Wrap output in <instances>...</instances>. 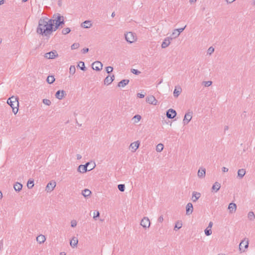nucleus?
<instances>
[{
	"mask_svg": "<svg viewBox=\"0 0 255 255\" xmlns=\"http://www.w3.org/2000/svg\"><path fill=\"white\" fill-rule=\"evenodd\" d=\"M51 20L46 17H42L39 20L36 32L42 36L49 37L54 30V25Z\"/></svg>",
	"mask_w": 255,
	"mask_h": 255,
	"instance_id": "1",
	"label": "nucleus"
},
{
	"mask_svg": "<svg viewBox=\"0 0 255 255\" xmlns=\"http://www.w3.org/2000/svg\"><path fill=\"white\" fill-rule=\"evenodd\" d=\"M50 19L52 21V24L54 25V31H56L60 26L62 27L65 23L64 16L58 13H55L53 15L52 19Z\"/></svg>",
	"mask_w": 255,
	"mask_h": 255,
	"instance_id": "2",
	"label": "nucleus"
},
{
	"mask_svg": "<svg viewBox=\"0 0 255 255\" xmlns=\"http://www.w3.org/2000/svg\"><path fill=\"white\" fill-rule=\"evenodd\" d=\"M7 103L12 109L13 113L15 115L17 114L18 109V102L16 97L12 96L9 98L7 101Z\"/></svg>",
	"mask_w": 255,
	"mask_h": 255,
	"instance_id": "3",
	"label": "nucleus"
},
{
	"mask_svg": "<svg viewBox=\"0 0 255 255\" xmlns=\"http://www.w3.org/2000/svg\"><path fill=\"white\" fill-rule=\"evenodd\" d=\"M193 112L192 111H189L187 113H186L185 115L183 123L184 125H187L189 122L191 120L192 118Z\"/></svg>",
	"mask_w": 255,
	"mask_h": 255,
	"instance_id": "4",
	"label": "nucleus"
},
{
	"mask_svg": "<svg viewBox=\"0 0 255 255\" xmlns=\"http://www.w3.org/2000/svg\"><path fill=\"white\" fill-rule=\"evenodd\" d=\"M125 38L128 42L131 43L135 40V36L131 32H128L125 34Z\"/></svg>",
	"mask_w": 255,
	"mask_h": 255,
	"instance_id": "5",
	"label": "nucleus"
},
{
	"mask_svg": "<svg viewBox=\"0 0 255 255\" xmlns=\"http://www.w3.org/2000/svg\"><path fill=\"white\" fill-rule=\"evenodd\" d=\"M249 247V241L247 239L242 240L240 244L239 245V249L241 252H245L246 249H247Z\"/></svg>",
	"mask_w": 255,
	"mask_h": 255,
	"instance_id": "6",
	"label": "nucleus"
},
{
	"mask_svg": "<svg viewBox=\"0 0 255 255\" xmlns=\"http://www.w3.org/2000/svg\"><path fill=\"white\" fill-rule=\"evenodd\" d=\"M140 225L145 229L149 228L150 226V222L148 218L147 217H143L140 222Z\"/></svg>",
	"mask_w": 255,
	"mask_h": 255,
	"instance_id": "7",
	"label": "nucleus"
},
{
	"mask_svg": "<svg viewBox=\"0 0 255 255\" xmlns=\"http://www.w3.org/2000/svg\"><path fill=\"white\" fill-rule=\"evenodd\" d=\"M58 54L56 50H53L49 52L46 53L44 55V57L47 59H54L57 57Z\"/></svg>",
	"mask_w": 255,
	"mask_h": 255,
	"instance_id": "8",
	"label": "nucleus"
},
{
	"mask_svg": "<svg viewBox=\"0 0 255 255\" xmlns=\"http://www.w3.org/2000/svg\"><path fill=\"white\" fill-rule=\"evenodd\" d=\"M146 102L153 105H156L158 104L157 100L153 96H149L146 98Z\"/></svg>",
	"mask_w": 255,
	"mask_h": 255,
	"instance_id": "9",
	"label": "nucleus"
},
{
	"mask_svg": "<svg viewBox=\"0 0 255 255\" xmlns=\"http://www.w3.org/2000/svg\"><path fill=\"white\" fill-rule=\"evenodd\" d=\"M103 64L100 61H95L92 64V68L96 71H100L102 69Z\"/></svg>",
	"mask_w": 255,
	"mask_h": 255,
	"instance_id": "10",
	"label": "nucleus"
},
{
	"mask_svg": "<svg viewBox=\"0 0 255 255\" xmlns=\"http://www.w3.org/2000/svg\"><path fill=\"white\" fill-rule=\"evenodd\" d=\"M176 112L172 109H170L166 112V116L168 119H173L176 117Z\"/></svg>",
	"mask_w": 255,
	"mask_h": 255,
	"instance_id": "11",
	"label": "nucleus"
},
{
	"mask_svg": "<svg viewBox=\"0 0 255 255\" xmlns=\"http://www.w3.org/2000/svg\"><path fill=\"white\" fill-rule=\"evenodd\" d=\"M172 39V38L167 37L165 38L161 44V47L162 48H165L167 47L170 44V41Z\"/></svg>",
	"mask_w": 255,
	"mask_h": 255,
	"instance_id": "12",
	"label": "nucleus"
},
{
	"mask_svg": "<svg viewBox=\"0 0 255 255\" xmlns=\"http://www.w3.org/2000/svg\"><path fill=\"white\" fill-rule=\"evenodd\" d=\"M201 193L196 191H193L192 194L191 200L192 202H196L201 197Z\"/></svg>",
	"mask_w": 255,
	"mask_h": 255,
	"instance_id": "13",
	"label": "nucleus"
},
{
	"mask_svg": "<svg viewBox=\"0 0 255 255\" xmlns=\"http://www.w3.org/2000/svg\"><path fill=\"white\" fill-rule=\"evenodd\" d=\"M193 211V206L191 203H188L186 206V214L187 215H191Z\"/></svg>",
	"mask_w": 255,
	"mask_h": 255,
	"instance_id": "14",
	"label": "nucleus"
},
{
	"mask_svg": "<svg viewBox=\"0 0 255 255\" xmlns=\"http://www.w3.org/2000/svg\"><path fill=\"white\" fill-rule=\"evenodd\" d=\"M66 95V93L64 90H58L55 94V97L59 100H61Z\"/></svg>",
	"mask_w": 255,
	"mask_h": 255,
	"instance_id": "15",
	"label": "nucleus"
},
{
	"mask_svg": "<svg viewBox=\"0 0 255 255\" xmlns=\"http://www.w3.org/2000/svg\"><path fill=\"white\" fill-rule=\"evenodd\" d=\"M89 164V162H87L85 165H80L78 168V171L80 173H85L87 171V166Z\"/></svg>",
	"mask_w": 255,
	"mask_h": 255,
	"instance_id": "16",
	"label": "nucleus"
},
{
	"mask_svg": "<svg viewBox=\"0 0 255 255\" xmlns=\"http://www.w3.org/2000/svg\"><path fill=\"white\" fill-rule=\"evenodd\" d=\"M56 186V182H50L48 183L46 187V190L47 192L52 191L55 187Z\"/></svg>",
	"mask_w": 255,
	"mask_h": 255,
	"instance_id": "17",
	"label": "nucleus"
},
{
	"mask_svg": "<svg viewBox=\"0 0 255 255\" xmlns=\"http://www.w3.org/2000/svg\"><path fill=\"white\" fill-rule=\"evenodd\" d=\"M139 142L136 141L131 143L129 146V147L132 149V152H135L139 146Z\"/></svg>",
	"mask_w": 255,
	"mask_h": 255,
	"instance_id": "18",
	"label": "nucleus"
},
{
	"mask_svg": "<svg viewBox=\"0 0 255 255\" xmlns=\"http://www.w3.org/2000/svg\"><path fill=\"white\" fill-rule=\"evenodd\" d=\"M206 174V169L204 168H200L198 170L197 175L199 178H203Z\"/></svg>",
	"mask_w": 255,
	"mask_h": 255,
	"instance_id": "19",
	"label": "nucleus"
},
{
	"mask_svg": "<svg viewBox=\"0 0 255 255\" xmlns=\"http://www.w3.org/2000/svg\"><path fill=\"white\" fill-rule=\"evenodd\" d=\"M228 209L230 213H235L237 210V205L235 203H231L228 206Z\"/></svg>",
	"mask_w": 255,
	"mask_h": 255,
	"instance_id": "20",
	"label": "nucleus"
},
{
	"mask_svg": "<svg viewBox=\"0 0 255 255\" xmlns=\"http://www.w3.org/2000/svg\"><path fill=\"white\" fill-rule=\"evenodd\" d=\"M115 76L114 75L112 76H108L104 80L105 84L110 85L114 80Z\"/></svg>",
	"mask_w": 255,
	"mask_h": 255,
	"instance_id": "21",
	"label": "nucleus"
},
{
	"mask_svg": "<svg viewBox=\"0 0 255 255\" xmlns=\"http://www.w3.org/2000/svg\"><path fill=\"white\" fill-rule=\"evenodd\" d=\"M182 91L181 88L179 87H175V88L173 92V95L175 97L177 98L179 96Z\"/></svg>",
	"mask_w": 255,
	"mask_h": 255,
	"instance_id": "22",
	"label": "nucleus"
},
{
	"mask_svg": "<svg viewBox=\"0 0 255 255\" xmlns=\"http://www.w3.org/2000/svg\"><path fill=\"white\" fill-rule=\"evenodd\" d=\"M220 188H221V184L219 182H216L212 186V191H214L215 192H217V191H218L219 190Z\"/></svg>",
	"mask_w": 255,
	"mask_h": 255,
	"instance_id": "23",
	"label": "nucleus"
},
{
	"mask_svg": "<svg viewBox=\"0 0 255 255\" xmlns=\"http://www.w3.org/2000/svg\"><path fill=\"white\" fill-rule=\"evenodd\" d=\"M92 23L90 20H86L81 23V26L85 28H88L91 27Z\"/></svg>",
	"mask_w": 255,
	"mask_h": 255,
	"instance_id": "24",
	"label": "nucleus"
},
{
	"mask_svg": "<svg viewBox=\"0 0 255 255\" xmlns=\"http://www.w3.org/2000/svg\"><path fill=\"white\" fill-rule=\"evenodd\" d=\"M129 81L128 79H124L121 81L119 83L118 86L119 87H124L125 86L128 84Z\"/></svg>",
	"mask_w": 255,
	"mask_h": 255,
	"instance_id": "25",
	"label": "nucleus"
},
{
	"mask_svg": "<svg viewBox=\"0 0 255 255\" xmlns=\"http://www.w3.org/2000/svg\"><path fill=\"white\" fill-rule=\"evenodd\" d=\"M45 240H46V238H45V236L42 235H39L36 238V241L39 244L43 243L45 241Z\"/></svg>",
	"mask_w": 255,
	"mask_h": 255,
	"instance_id": "26",
	"label": "nucleus"
},
{
	"mask_svg": "<svg viewBox=\"0 0 255 255\" xmlns=\"http://www.w3.org/2000/svg\"><path fill=\"white\" fill-rule=\"evenodd\" d=\"M13 188L16 191L19 192L21 190L22 188V185L19 182H16L14 184Z\"/></svg>",
	"mask_w": 255,
	"mask_h": 255,
	"instance_id": "27",
	"label": "nucleus"
},
{
	"mask_svg": "<svg viewBox=\"0 0 255 255\" xmlns=\"http://www.w3.org/2000/svg\"><path fill=\"white\" fill-rule=\"evenodd\" d=\"M246 170L244 169H240L238 171V176L240 178H242L246 174Z\"/></svg>",
	"mask_w": 255,
	"mask_h": 255,
	"instance_id": "28",
	"label": "nucleus"
},
{
	"mask_svg": "<svg viewBox=\"0 0 255 255\" xmlns=\"http://www.w3.org/2000/svg\"><path fill=\"white\" fill-rule=\"evenodd\" d=\"M78 242V239L75 237H73L70 241V245L72 248H74L77 246Z\"/></svg>",
	"mask_w": 255,
	"mask_h": 255,
	"instance_id": "29",
	"label": "nucleus"
},
{
	"mask_svg": "<svg viewBox=\"0 0 255 255\" xmlns=\"http://www.w3.org/2000/svg\"><path fill=\"white\" fill-rule=\"evenodd\" d=\"M82 194L85 197H87L91 194V192L90 190L85 189L82 191Z\"/></svg>",
	"mask_w": 255,
	"mask_h": 255,
	"instance_id": "30",
	"label": "nucleus"
},
{
	"mask_svg": "<svg viewBox=\"0 0 255 255\" xmlns=\"http://www.w3.org/2000/svg\"><path fill=\"white\" fill-rule=\"evenodd\" d=\"M248 218L250 221H253L255 219V215L253 212L250 211L248 213Z\"/></svg>",
	"mask_w": 255,
	"mask_h": 255,
	"instance_id": "31",
	"label": "nucleus"
},
{
	"mask_svg": "<svg viewBox=\"0 0 255 255\" xmlns=\"http://www.w3.org/2000/svg\"><path fill=\"white\" fill-rule=\"evenodd\" d=\"M55 78L53 76H48L47 78L46 81L49 84H52L55 81Z\"/></svg>",
	"mask_w": 255,
	"mask_h": 255,
	"instance_id": "32",
	"label": "nucleus"
},
{
	"mask_svg": "<svg viewBox=\"0 0 255 255\" xmlns=\"http://www.w3.org/2000/svg\"><path fill=\"white\" fill-rule=\"evenodd\" d=\"M163 144L162 143L158 144L156 146V150L157 152H161L163 149Z\"/></svg>",
	"mask_w": 255,
	"mask_h": 255,
	"instance_id": "33",
	"label": "nucleus"
},
{
	"mask_svg": "<svg viewBox=\"0 0 255 255\" xmlns=\"http://www.w3.org/2000/svg\"><path fill=\"white\" fill-rule=\"evenodd\" d=\"M78 66L82 70L85 71L86 70V67L85 66V64L84 62H79Z\"/></svg>",
	"mask_w": 255,
	"mask_h": 255,
	"instance_id": "34",
	"label": "nucleus"
},
{
	"mask_svg": "<svg viewBox=\"0 0 255 255\" xmlns=\"http://www.w3.org/2000/svg\"><path fill=\"white\" fill-rule=\"evenodd\" d=\"M76 72V68L74 66H71L69 68V73L71 75H74Z\"/></svg>",
	"mask_w": 255,
	"mask_h": 255,
	"instance_id": "35",
	"label": "nucleus"
},
{
	"mask_svg": "<svg viewBox=\"0 0 255 255\" xmlns=\"http://www.w3.org/2000/svg\"><path fill=\"white\" fill-rule=\"evenodd\" d=\"M71 31V29L67 27V28H64L62 30V33L64 35L67 34Z\"/></svg>",
	"mask_w": 255,
	"mask_h": 255,
	"instance_id": "36",
	"label": "nucleus"
},
{
	"mask_svg": "<svg viewBox=\"0 0 255 255\" xmlns=\"http://www.w3.org/2000/svg\"><path fill=\"white\" fill-rule=\"evenodd\" d=\"M27 185L29 189L32 188L34 186L33 180H29L27 182Z\"/></svg>",
	"mask_w": 255,
	"mask_h": 255,
	"instance_id": "37",
	"label": "nucleus"
},
{
	"mask_svg": "<svg viewBox=\"0 0 255 255\" xmlns=\"http://www.w3.org/2000/svg\"><path fill=\"white\" fill-rule=\"evenodd\" d=\"M182 224L180 222H177L175 224V227H174V230H176L177 229H179L182 227Z\"/></svg>",
	"mask_w": 255,
	"mask_h": 255,
	"instance_id": "38",
	"label": "nucleus"
},
{
	"mask_svg": "<svg viewBox=\"0 0 255 255\" xmlns=\"http://www.w3.org/2000/svg\"><path fill=\"white\" fill-rule=\"evenodd\" d=\"M141 116L139 115H135L133 118V119L134 120V122L135 123H137L138 122L140 119H141Z\"/></svg>",
	"mask_w": 255,
	"mask_h": 255,
	"instance_id": "39",
	"label": "nucleus"
},
{
	"mask_svg": "<svg viewBox=\"0 0 255 255\" xmlns=\"http://www.w3.org/2000/svg\"><path fill=\"white\" fill-rule=\"evenodd\" d=\"M179 35V33H178V31L176 30V29H174L171 34L172 38H175L177 37Z\"/></svg>",
	"mask_w": 255,
	"mask_h": 255,
	"instance_id": "40",
	"label": "nucleus"
},
{
	"mask_svg": "<svg viewBox=\"0 0 255 255\" xmlns=\"http://www.w3.org/2000/svg\"><path fill=\"white\" fill-rule=\"evenodd\" d=\"M42 102L44 104L47 105V106H50L51 104V101L47 99H44L42 100Z\"/></svg>",
	"mask_w": 255,
	"mask_h": 255,
	"instance_id": "41",
	"label": "nucleus"
},
{
	"mask_svg": "<svg viewBox=\"0 0 255 255\" xmlns=\"http://www.w3.org/2000/svg\"><path fill=\"white\" fill-rule=\"evenodd\" d=\"M119 190L121 192H124L125 189V186L124 184H119L118 186Z\"/></svg>",
	"mask_w": 255,
	"mask_h": 255,
	"instance_id": "42",
	"label": "nucleus"
},
{
	"mask_svg": "<svg viewBox=\"0 0 255 255\" xmlns=\"http://www.w3.org/2000/svg\"><path fill=\"white\" fill-rule=\"evenodd\" d=\"M212 233L211 229H208V228H206L205 230V234L206 236H209L211 235Z\"/></svg>",
	"mask_w": 255,
	"mask_h": 255,
	"instance_id": "43",
	"label": "nucleus"
},
{
	"mask_svg": "<svg viewBox=\"0 0 255 255\" xmlns=\"http://www.w3.org/2000/svg\"><path fill=\"white\" fill-rule=\"evenodd\" d=\"M79 47V44L78 43H75L71 45V49L74 50L77 49Z\"/></svg>",
	"mask_w": 255,
	"mask_h": 255,
	"instance_id": "44",
	"label": "nucleus"
},
{
	"mask_svg": "<svg viewBox=\"0 0 255 255\" xmlns=\"http://www.w3.org/2000/svg\"><path fill=\"white\" fill-rule=\"evenodd\" d=\"M214 51V48L213 47H210L208 48L207 53L209 55H211Z\"/></svg>",
	"mask_w": 255,
	"mask_h": 255,
	"instance_id": "45",
	"label": "nucleus"
},
{
	"mask_svg": "<svg viewBox=\"0 0 255 255\" xmlns=\"http://www.w3.org/2000/svg\"><path fill=\"white\" fill-rule=\"evenodd\" d=\"M113 70V68L111 66H108L106 67V71L108 73H111Z\"/></svg>",
	"mask_w": 255,
	"mask_h": 255,
	"instance_id": "46",
	"label": "nucleus"
},
{
	"mask_svg": "<svg viewBox=\"0 0 255 255\" xmlns=\"http://www.w3.org/2000/svg\"><path fill=\"white\" fill-rule=\"evenodd\" d=\"M131 72L135 75H138L140 73V72L136 69H131Z\"/></svg>",
	"mask_w": 255,
	"mask_h": 255,
	"instance_id": "47",
	"label": "nucleus"
},
{
	"mask_svg": "<svg viewBox=\"0 0 255 255\" xmlns=\"http://www.w3.org/2000/svg\"><path fill=\"white\" fill-rule=\"evenodd\" d=\"M100 216V213L99 211H97L96 212H94V218L96 220V218Z\"/></svg>",
	"mask_w": 255,
	"mask_h": 255,
	"instance_id": "48",
	"label": "nucleus"
},
{
	"mask_svg": "<svg viewBox=\"0 0 255 255\" xmlns=\"http://www.w3.org/2000/svg\"><path fill=\"white\" fill-rule=\"evenodd\" d=\"M212 82L210 81L204 82V85L206 87H209L212 84Z\"/></svg>",
	"mask_w": 255,
	"mask_h": 255,
	"instance_id": "49",
	"label": "nucleus"
},
{
	"mask_svg": "<svg viewBox=\"0 0 255 255\" xmlns=\"http://www.w3.org/2000/svg\"><path fill=\"white\" fill-rule=\"evenodd\" d=\"M186 27V25H185L184 27L183 28H178V29H176V30L178 31V33H179V34H180V33H181L184 30V29L185 28V27Z\"/></svg>",
	"mask_w": 255,
	"mask_h": 255,
	"instance_id": "50",
	"label": "nucleus"
},
{
	"mask_svg": "<svg viewBox=\"0 0 255 255\" xmlns=\"http://www.w3.org/2000/svg\"><path fill=\"white\" fill-rule=\"evenodd\" d=\"M77 225V222L75 220H72L71 222V226L72 227H75Z\"/></svg>",
	"mask_w": 255,
	"mask_h": 255,
	"instance_id": "51",
	"label": "nucleus"
},
{
	"mask_svg": "<svg viewBox=\"0 0 255 255\" xmlns=\"http://www.w3.org/2000/svg\"><path fill=\"white\" fill-rule=\"evenodd\" d=\"M157 221H158L159 223H162V222L163 221V216H160L158 218Z\"/></svg>",
	"mask_w": 255,
	"mask_h": 255,
	"instance_id": "52",
	"label": "nucleus"
},
{
	"mask_svg": "<svg viewBox=\"0 0 255 255\" xmlns=\"http://www.w3.org/2000/svg\"><path fill=\"white\" fill-rule=\"evenodd\" d=\"M88 51H89V48H83L82 50V53L84 54L88 52Z\"/></svg>",
	"mask_w": 255,
	"mask_h": 255,
	"instance_id": "53",
	"label": "nucleus"
},
{
	"mask_svg": "<svg viewBox=\"0 0 255 255\" xmlns=\"http://www.w3.org/2000/svg\"><path fill=\"white\" fill-rule=\"evenodd\" d=\"M137 97L139 98H143L144 97V95L140 93H138Z\"/></svg>",
	"mask_w": 255,
	"mask_h": 255,
	"instance_id": "54",
	"label": "nucleus"
},
{
	"mask_svg": "<svg viewBox=\"0 0 255 255\" xmlns=\"http://www.w3.org/2000/svg\"><path fill=\"white\" fill-rule=\"evenodd\" d=\"M228 168L225 167H223L222 168V171L224 172H228Z\"/></svg>",
	"mask_w": 255,
	"mask_h": 255,
	"instance_id": "55",
	"label": "nucleus"
},
{
	"mask_svg": "<svg viewBox=\"0 0 255 255\" xmlns=\"http://www.w3.org/2000/svg\"><path fill=\"white\" fill-rule=\"evenodd\" d=\"M236 0H226V1L228 3H231L232 2H233L234 1H235Z\"/></svg>",
	"mask_w": 255,
	"mask_h": 255,
	"instance_id": "56",
	"label": "nucleus"
},
{
	"mask_svg": "<svg viewBox=\"0 0 255 255\" xmlns=\"http://www.w3.org/2000/svg\"><path fill=\"white\" fill-rule=\"evenodd\" d=\"M3 248V242L2 241H0V251Z\"/></svg>",
	"mask_w": 255,
	"mask_h": 255,
	"instance_id": "57",
	"label": "nucleus"
},
{
	"mask_svg": "<svg viewBox=\"0 0 255 255\" xmlns=\"http://www.w3.org/2000/svg\"><path fill=\"white\" fill-rule=\"evenodd\" d=\"M213 224L212 222H210L208 225V228H211L212 227Z\"/></svg>",
	"mask_w": 255,
	"mask_h": 255,
	"instance_id": "58",
	"label": "nucleus"
},
{
	"mask_svg": "<svg viewBox=\"0 0 255 255\" xmlns=\"http://www.w3.org/2000/svg\"><path fill=\"white\" fill-rule=\"evenodd\" d=\"M76 156H77V159H80L82 158V156L80 154H77Z\"/></svg>",
	"mask_w": 255,
	"mask_h": 255,
	"instance_id": "59",
	"label": "nucleus"
},
{
	"mask_svg": "<svg viewBox=\"0 0 255 255\" xmlns=\"http://www.w3.org/2000/svg\"><path fill=\"white\" fill-rule=\"evenodd\" d=\"M197 0H189L190 3H195Z\"/></svg>",
	"mask_w": 255,
	"mask_h": 255,
	"instance_id": "60",
	"label": "nucleus"
},
{
	"mask_svg": "<svg viewBox=\"0 0 255 255\" xmlns=\"http://www.w3.org/2000/svg\"><path fill=\"white\" fill-rule=\"evenodd\" d=\"M4 3L3 0H0V5Z\"/></svg>",
	"mask_w": 255,
	"mask_h": 255,
	"instance_id": "61",
	"label": "nucleus"
},
{
	"mask_svg": "<svg viewBox=\"0 0 255 255\" xmlns=\"http://www.w3.org/2000/svg\"><path fill=\"white\" fill-rule=\"evenodd\" d=\"M228 128H228V126H225L224 128L225 130H228Z\"/></svg>",
	"mask_w": 255,
	"mask_h": 255,
	"instance_id": "62",
	"label": "nucleus"
},
{
	"mask_svg": "<svg viewBox=\"0 0 255 255\" xmlns=\"http://www.w3.org/2000/svg\"><path fill=\"white\" fill-rule=\"evenodd\" d=\"M2 197V194L1 191H0V199H1Z\"/></svg>",
	"mask_w": 255,
	"mask_h": 255,
	"instance_id": "63",
	"label": "nucleus"
},
{
	"mask_svg": "<svg viewBox=\"0 0 255 255\" xmlns=\"http://www.w3.org/2000/svg\"><path fill=\"white\" fill-rule=\"evenodd\" d=\"M60 255H66V253L65 252H61Z\"/></svg>",
	"mask_w": 255,
	"mask_h": 255,
	"instance_id": "64",
	"label": "nucleus"
}]
</instances>
